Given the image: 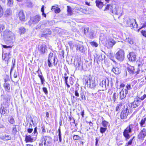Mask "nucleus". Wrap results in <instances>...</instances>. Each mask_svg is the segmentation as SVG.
I'll list each match as a JSON object with an SVG mask.
<instances>
[{
	"instance_id": "20",
	"label": "nucleus",
	"mask_w": 146,
	"mask_h": 146,
	"mask_svg": "<svg viewBox=\"0 0 146 146\" xmlns=\"http://www.w3.org/2000/svg\"><path fill=\"white\" fill-rule=\"evenodd\" d=\"M35 140V139L34 138V137H32L30 135H26L25 137V141L26 143L28 142H32L33 141V140Z\"/></svg>"
},
{
	"instance_id": "46",
	"label": "nucleus",
	"mask_w": 146,
	"mask_h": 146,
	"mask_svg": "<svg viewBox=\"0 0 146 146\" xmlns=\"http://www.w3.org/2000/svg\"><path fill=\"white\" fill-rule=\"evenodd\" d=\"M80 138V137L77 135H74L73 137V139L74 140H79Z\"/></svg>"
},
{
	"instance_id": "24",
	"label": "nucleus",
	"mask_w": 146,
	"mask_h": 146,
	"mask_svg": "<svg viewBox=\"0 0 146 146\" xmlns=\"http://www.w3.org/2000/svg\"><path fill=\"white\" fill-rule=\"evenodd\" d=\"M96 6L99 9H101L103 6L104 5L103 3L100 0H97L96 1Z\"/></svg>"
},
{
	"instance_id": "31",
	"label": "nucleus",
	"mask_w": 146,
	"mask_h": 146,
	"mask_svg": "<svg viewBox=\"0 0 146 146\" xmlns=\"http://www.w3.org/2000/svg\"><path fill=\"white\" fill-rule=\"evenodd\" d=\"M40 73L41 74V75L39 74L38 77L39 78L40 80L41 84H44V82H45V80L43 76L42 72H40Z\"/></svg>"
},
{
	"instance_id": "10",
	"label": "nucleus",
	"mask_w": 146,
	"mask_h": 146,
	"mask_svg": "<svg viewBox=\"0 0 146 146\" xmlns=\"http://www.w3.org/2000/svg\"><path fill=\"white\" fill-rule=\"evenodd\" d=\"M109 80L108 79H105L101 82L99 84V86L100 88H102V90H104L106 87L109 86Z\"/></svg>"
},
{
	"instance_id": "42",
	"label": "nucleus",
	"mask_w": 146,
	"mask_h": 146,
	"mask_svg": "<svg viewBox=\"0 0 146 146\" xmlns=\"http://www.w3.org/2000/svg\"><path fill=\"white\" fill-rule=\"evenodd\" d=\"M145 121L142 119L140 123V126L141 127H144L145 126Z\"/></svg>"
},
{
	"instance_id": "7",
	"label": "nucleus",
	"mask_w": 146,
	"mask_h": 146,
	"mask_svg": "<svg viewBox=\"0 0 146 146\" xmlns=\"http://www.w3.org/2000/svg\"><path fill=\"white\" fill-rule=\"evenodd\" d=\"M126 23L127 27L137 28L138 26L136 20L134 19H129L127 20Z\"/></svg>"
},
{
	"instance_id": "44",
	"label": "nucleus",
	"mask_w": 146,
	"mask_h": 146,
	"mask_svg": "<svg viewBox=\"0 0 146 146\" xmlns=\"http://www.w3.org/2000/svg\"><path fill=\"white\" fill-rule=\"evenodd\" d=\"M58 137L59 140V141L60 142L62 141V138L61 137V133L60 128H59L58 129Z\"/></svg>"
},
{
	"instance_id": "16",
	"label": "nucleus",
	"mask_w": 146,
	"mask_h": 146,
	"mask_svg": "<svg viewBox=\"0 0 146 146\" xmlns=\"http://www.w3.org/2000/svg\"><path fill=\"white\" fill-rule=\"evenodd\" d=\"M141 102V101L138 99H135L134 101L131 103V106L133 108H135L140 104Z\"/></svg>"
},
{
	"instance_id": "14",
	"label": "nucleus",
	"mask_w": 146,
	"mask_h": 146,
	"mask_svg": "<svg viewBox=\"0 0 146 146\" xmlns=\"http://www.w3.org/2000/svg\"><path fill=\"white\" fill-rule=\"evenodd\" d=\"M127 110V108H126L125 110H124L122 111L120 115V117L121 119H123L126 118L128 115Z\"/></svg>"
},
{
	"instance_id": "30",
	"label": "nucleus",
	"mask_w": 146,
	"mask_h": 146,
	"mask_svg": "<svg viewBox=\"0 0 146 146\" xmlns=\"http://www.w3.org/2000/svg\"><path fill=\"white\" fill-rule=\"evenodd\" d=\"M19 31L21 35L24 34L26 32V29L23 27H21L19 28Z\"/></svg>"
},
{
	"instance_id": "47",
	"label": "nucleus",
	"mask_w": 146,
	"mask_h": 146,
	"mask_svg": "<svg viewBox=\"0 0 146 146\" xmlns=\"http://www.w3.org/2000/svg\"><path fill=\"white\" fill-rule=\"evenodd\" d=\"M89 28L88 27H86L84 28V34L85 35H87L89 31Z\"/></svg>"
},
{
	"instance_id": "26",
	"label": "nucleus",
	"mask_w": 146,
	"mask_h": 146,
	"mask_svg": "<svg viewBox=\"0 0 146 146\" xmlns=\"http://www.w3.org/2000/svg\"><path fill=\"white\" fill-rule=\"evenodd\" d=\"M134 68L133 66H130L127 68V71L130 74L135 73Z\"/></svg>"
},
{
	"instance_id": "18",
	"label": "nucleus",
	"mask_w": 146,
	"mask_h": 146,
	"mask_svg": "<svg viewBox=\"0 0 146 146\" xmlns=\"http://www.w3.org/2000/svg\"><path fill=\"white\" fill-rule=\"evenodd\" d=\"M5 82L3 84V87L5 90L8 92H10V84L6 82V80H5Z\"/></svg>"
},
{
	"instance_id": "2",
	"label": "nucleus",
	"mask_w": 146,
	"mask_h": 146,
	"mask_svg": "<svg viewBox=\"0 0 146 146\" xmlns=\"http://www.w3.org/2000/svg\"><path fill=\"white\" fill-rule=\"evenodd\" d=\"M85 81L86 85H87L88 87L89 86L90 88L94 89L97 83L96 82L95 78L94 77L90 76L89 77L88 80H86Z\"/></svg>"
},
{
	"instance_id": "27",
	"label": "nucleus",
	"mask_w": 146,
	"mask_h": 146,
	"mask_svg": "<svg viewBox=\"0 0 146 146\" xmlns=\"http://www.w3.org/2000/svg\"><path fill=\"white\" fill-rule=\"evenodd\" d=\"M115 43V41L113 39H109L108 41V44L109 47H112Z\"/></svg>"
},
{
	"instance_id": "22",
	"label": "nucleus",
	"mask_w": 146,
	"mask_h": 146,
	"mask_svg": "<svg viewBox=\"0 0 146 146\" xmlns=\"http://www.w3.org/2000/svg\"><path fill=\"white\" fill-rule=\"evenodd\" d=\"M11 54L10 52L7 53H5L4 55H3L2 57L3 60H5V61H7V63H8V61L10 58V56Z\"/></svg>"
},
{
	"instance_id": "28",
	"label": "nucleus",
	"mask_w": 146,
	"mask_h": 146,
	"mask_svg": "<svg viewBox=\"0 0 146 146\" xmlns=\"http://www.w3.org/2000/svg\"><path fill=\"white\" fill-rule=\"evenodd\" d=\"M87 36L90 38L93 39L95 36L94 31L93 30L90 31Z\"/></svg>"
},
{
	"instance_id": "60",
	"label": "nucleus",
	"mask_w": 146,
	"mask_h": 146,
	"mask_svg": "<svg viewBox=\"0 0 146 146\" xmlns=\"http://www.w3.org/2000/svg\"><path fill=\"white\" fill-rule=\"evenodd\" d=\"M18 72L15 71L14 72V78H17V77L18 74Z\"/></svg>"
},
{
	"instance_id": "4",
	"label": "nucleus",
	"mask_w": 146,
	"mask_h": 146,
	"mask_svg": "<svg viewBox=\"0 0 146 146\" xmlns=\"http://www.w3.org/2000/svg\"><path fill=\"white\" fill-rule=\"evenodd\" d=\"M53 64L54 65H56L57 63H55V56L52 53H50L48 56V64L49 67L52 66V64Z\"/></svg>"
},
{
	"instance_id": "52",
	"label": "nucleus",
	"mask_w": 146,
	"mask_h": 146,
	"mask_svg": "<svg viewBox=\"0 0 146 146\" xmlns=\"http://www.w3.org/2000/svg\"><path fill=\"white\" fill-rule=\"evenodd\" d=\"M3 14V9L0 5V17H2Z\"/></svg>"
},
{
	"instance_id": "17",
	"label": "nucleus",
	"mask_w": 146,
	"mask_h": 146,
	"mask_svg": "<svg viewBox=\"0 0 146 146\" xmlns=\"http://www.w3.org/2000/svg\"><path fill=\"white\" fill-rule=\"evenodd\" d=\"M18 16L20 20L23 21H25V16L23 11H21L18 13Z\"/></svg>"
},
{
	"instance_id": "45",
	"label": "nucleus",
	"mask_w": 146,
	"mask_h": 146,
	"mask_svg": "<svg viewBox=\"0 0 146 146\" xmlns=\"http://www.w3.org/2000/svg\"><path fill=\"white\" fill-rule=\"evenodd\" d=\"M9 122L12 124H13L15 123V121L13 117H11L10 118L9 120Z\"/></svg>"
},
{
	"instance_id": "15",
	"label": "nucleus",
	"mask_w": 146,
	"mask_h": 146,
	"mask_svg": "<svg viewBox=\"0 0 146 146\" xmlns=\"http://www.w3.org/2000/svg\"><path fill=\"white\" fill-rule=\"evenodd\" d=\"M127 93V90L126 89H123L119 93L120 99L122 100L125 98Z\"/></svg>"
},
{
	"instance_id": "21",
	"label": "nucleus",
	"mask_w": 146,
	"mask_h": 146,
	"mask_svg": "<svg viewBox=\"0 0 146 146\" xmlns=\"http://www.w3.org/2000/svg\"><path fill=\"white\" fill-rule=\"evenodd\" d=\"M42 138L44 140V141H46L47 143L48 144L46 145H49L51 143L52 138L50 137L49 136H44Z\"/></svg>"
},
{
	"instance_id": "55",
	"label": "nucleus",
	"mask_w": 146,
	"mask_h": 146,
	"mask_svg": "<svg viewBox=\"0 0 146 146\" xmlns=\"http://www.w3.org/2000/svg\"><path fill=\"white\" fill-rule=\"evenodd\" d=\"M42 90L45 94H48V91L47 88L45 87H43L42 88Z\"/></svg>"
},
{
	"instance_id": "36",
	"label": "nucleus",
	"mask_w": 146,
	"mask_h": 146,
	"mask_svg": "<svg viewBox=\"0 0 146 146\" xmlns=\"http://www.w3.org/2000/svg\"><path fill=\"white\" fill-rule=\"evenodd\" d=\"M11 11L10 9H7L5 13V15L6 16H7L11 14Z\"/></svg>"
},
{
	"instance_id": "34",
	"label": "nucleus",
	"mask_w": 146,
	"mask_h": 146,
	"mask_svg": "<svg viewBox=\"0 0 146 146\" xmlns=\"http://www.w3.org/2000/svg\"><path fill=\"white\" fill-rule=\"evenodd\" d=\"M7 110L3 107H1L0 109V113L1 114H5L7 112Z\"/></svg>"
},
{
	"instance_id": "53",
	"label": "nucleus",
	"mask_w": 146,
	"mask_h": 146,
	"mask_svg": "<svg viewBox=\"0 0 146 146\" xmlns=\"http://www.w3.org/2000/svg\"><path fill=\"white\" fill-rule=\"evenodd\" d=\"M134 138V137L131 139H130V140L128 142L127 145L126 146H128V145H131L132 143V141Z\"/></svg>"
},
{
	"instance_id": "3",
	"label": "nucleus",
	"mask_w": 146,
	"mask_h": 146,
	"mask_svg": "<svg viewBox=\"0 0 146 146\" xmlns=\"http://www.w3.org/2000/svg\"><path fill=\"white\" fill-rule=\"evenodd\" d=\"M133 128V125L132 124H130L124 130L123 132V135L126 139H129L130 138L129 133L132 132Z\"/></svg>"
},
{
	"instance_id": "61",
	"label": "nucleus",
	"mask_w": 146,
	"mask_h": 146,
	"mask_svg": "<svg viewBox=\"0 0 146 146\" xmlns=\"http://www.w3.org/2000/svg\"><path fill=\"white\" fill-rule=\"evenodd\" d=\"M131 87L130 84H127V86H126V89L127 90H130L131 89Z\"/></svg>"
},
{
	"instance_id": "50",
	"label": "nucleus",
	"mask_w": 146,
	"mask_h": 146,
	"mask_svg": "<svg viewBox=\"0 0 146 146\" xmlns=\"http://www.w3.org/2000/svg\"><path fill=\"white\" fill-rule=\"evenodd\" d=\"M7 5L9 6H11L13 3V0H7Z\"/></svg>"
},
{
	"instance_id": "56",
	"label": "nucleus",
	"mask_w": 146,
	"mask_h": 146,
	"mask_svg": "<svg viewBox=\"0 0 146 146\" xmlns=\"http://www.w3.org/2000/svg\"><path fill=\"white\" fill-rule=\"evenodd\" d=\"M26 5L27 6L29 7H32L33 6V5L32 3L31 2H29L27 3Z\"/></svg>"
},
{
	"instance_id": "40",
	"label": "nucleus",
	"mask_w": 146,
	"mask_h": 146,
	"mask_svg": "<svg viewBox=\"0 0 146 146\" xmlns=\"http://www.w3.org/2000/svg\"><path fill=\"white\" fill-rule=\"evenodd\" d=\"M14 127H13L12 128V134H13L15 135L17 132V129L16 127V125H13Z\"/></svg>"
},
{
	"instance_id": "62",
	"label": "nucleus",
	"mask_w": 146,
	"mask_h": 146,
	"mask_svg": "<svg viewBox=\"0 0 146 146\" xmlns=\"http://www.w3.org/2000/svg\"><path fill=\"white\" fill-rule=\"evenodd\" d=\"M79 93L78 92V91L77 90H76L75 91V96L77 97H78L79 95Z\"/></svg>"
},
{
	"instance_id": "58",
	"label": "nucleus",
	"mask_w": 146,
	"mask_h": 146,
	"mask_svg": "<svg viewBox=\"0 0 146 146\" xmlns=\"http://www.w3.org/2000/svg\"><path fill=\"white\" fill-rule=\"evenodd\" d=\"M91 45L93 46H94L95 47H97L98 45V44L96 43V42H91Z\"/></svg>"
},
{
	"instance_id": "49",
	"label": "nucleus",
	"mask_w": 146,
	"mask_h": 146,
	"mask_svg": "<svg viewBox=\"0 0 146 146\" xmlns=\"http://www.w3.org/2000/svg\"><path fill=\"white\" fill-rule=\"evenodd\" d=\"M121 105L120 104H117V106H116L115 109V110L116 111H119L120 110V108H121Z\"/></svg>"
},
{
	"instance_id": "33",
	"label": "nucleus",
	"mask_w": 146,
	"mask_h": 146,
	"mask_svg": "<svg viewBox=\"0 0 146 146\" xmlns=\"http://www.w3.org/2000/svg\"><path fill=\"white\" fill-rule=\"evenodd\" d=\"M33 134V136H34V138L35 139V140L36 139V137L38 134V133L37 132V127H36L34 129V130L33 132L32 133Z\"/></svg>"
},
{
	"instance_id": "12",
	"label": "nucleus",
	"mask_w": 146,
	"mask_h": 146,
	"mask_svg": "<svg viewBox=\"0 0 146 146\" xmlns=\"http://www.w3.org/2000/svg\"><path fill=\"white\" fill-rule=\"evenodd\" d=\"M127 57L129 60L132 62H135L136 60V55L133 52L129 53V54L127 55Z\"/></svg>"
},
{
	"instance_id": "8",
	"label": "nucleus",
	"mask_w": 146,
	"mask_h": 146,
	"mask_svg": "<svg viewBox=\"0 0 146 146\" xmlns=\"http://www.w3.org/2000/svg\"><path fill=\"white\" fill-rule=\"evenodd\" d=\"M111 12L113 14L120 16L123 13V9L121 7L116 6L114 9L111 10Z\"/></svg>"
},
{
	"instance_id": "38",
	"label": "nucleus",
	"mask_w": 146,
	"mask_h": 146,
	"mask_svg": "<svg viewBox=\"0 0 146 146\" xmlns=\"http://www.w3.org/2000/svg\"><path fill=\"white\" fill-rule=\"evenodd\" d=\"M102 124L103 127L107 128L108 125V123L105 120H103Z\"/></svg>"
},
{
	"instance_id": "43",
	"label": "nucleus",
	"mask_w": 146,
	"mask_h": 146,
	"mask_svg": "<svg viewBox=\"0 0 146 146\" xmlns=\"http://www.w3.org/2000/svg\"><path fill=\"white\" fill-rule=\"evenodd\" d=\"M107 128L106 127H101L100 128V132L101 133H104L107 130Z\"/></svg>"
},
{
	"instance_id": "25",
	"label": "nucleus",
	"mask_w": 146,
	"mask_h": 146,
	"mask_svg": "<svg viewBox=\"0 0 146 146\" xmlns=\"http://www.w3.org/2000/svg\"><path fill=\"white\" fill-rule=\"evenodd\" d=\"M0 138L1 139L4 141H8L10 140L11 139V136L7 134H5L1 137Z\"/></svg>"
},
{
	"instance_id": "35",
	"label": "nucleus",
	"mask_w": 146,
	"mask_h": 146,
	"mask_svg": "<svg viewBox=\"0 0 146 146\" xmlns=\"http://www.w3.org/2000/svg\"><path fill=\"white\" fill-rule=\"evenodd\" d=\"M67 12H68V15H71L72 14V11L71 7L70 6H68Z\"/></svg>"
},
{
	"instance_id": "9",
	"label": "nucleus",
	"mask_w": 146,
	"mask_h": 146,
	"mask_svg": "<svg viewBox=\"0 0 146 146\" xmlns=\"http://www.w3.org/2000/svg\"><path fill=\"white\" fill-rule=\"evenodd\" d=\"M38 48L40 53L41 54H44L46 51L47 47L45 43H43L39 45Z\"/></svg>"
},
{
	"instance_id": "11",
	"label": "nucleus",
	"mask_w": 146,
	"mask_h": 146,
	"mask_svg": "<svg viewBox=\"0 0 146 146\" xmlns=\"http://www.w3.org/2000/svg\"><path fill=\"white\" fill-rule=\"evenodd\" d=\"M146 136V128H143L140 132L138 137L139 139H141L144 138Z\"/></svg>"
},
{
	"instance_id": "57",
	"label": "nucleus",
	"mask_w": 146,
	"mask_h": 146,
	"mask_svg": "<svg viewBox=\"0 0 146 146\" xmlns=\"http://www.w3.org/2000/svg\"><path fill=\"white\" fill-rule=\"evenodd\" d=\"M54 11L55 13H58L60 12V8H58L55 9Z\"/></svg>"
},
{
	"instance_id": "29",
	"label": "nucleus",
	"mask_w": 146,
	"mask_h": 146,
	"mask_svg": "<svg viewBox=\"0 0 146 146\" xmlns=\"http://www.w3.org/2000/svg\"><path fill=\"white\" fill-rule=\"evenodd\" d=\"M112 70L115 74H120L121 72L120 69L119 68L116 67H113Z\"/></svg>"
},
{
	"instance_id": "54",
	"label": "nucleus",
	"mask_w": 146,
	"mask_h": 146,
	"mask_svg": "<svg viewBox=\"0 0 146 146\" xmlns=\"http://www.w3.org/2000/svg\"><path fill=\"white\" fill-rule=\"evenodd\" d=\"M69 80L70 84L72 85L74 84V80H73L72 78L71 77H70Z\"/></svg>"
},
{
	"instance_id": "64",
	"label": "nucleus",
	"mask_w": 146,
	"mask_h": 146,
	"mask_svg": "<svg viewBox=\"0 0 146 146\" xmlns=\"http://www.w3.org/2000/svg\"><path fill=\"white\" fill-rule=\"evenodd\" d=\"M146 98V95L145 94H144L140 98V99L141 100H143L144 99Z\"/></svg>"
},
{
	"instance_id": "63",
	"label": "nucleus",
	"mask_w": 146,
	"mask_h": 146,
	"mask_svg": "<svg viewBox=\"0 0 146 146\" xmlns=\"http://www.w3.org/2000/svg\"><path fill=\"white\" fill-rule=\"evenodd\" d=\"M33 131V129L32 128H29L27 129V131L28 133H31Z\"/></svg>"
},
{
	"instance_id": "32",
	"label": "nucleus",
	"mask_w": 146,
	"mask_h": 146,
	"mask_svg": "<svg viewBox=\"0 0 146 146\" xmlns=\"http://www.w3.org/2000/svg\"><path fill=\"white\" fill-rule=\"evenodd\" d=\"M112 7L111 5L108 4L105 7V9H104V11L110 10V11L111 12V10H112Z\"/></svg>"
},
{
	"instance_id": "6",
	"label": "nucleus",
	"mask_w": 146,
	"mask_h": 146,
	"mask_svg": "<svg viewBox=\"0 0 146 146\" xmlns=\"http://www.w3.org/2000/svg\"><path fill=\"white\" fill-rule=\"evenodd\" d=\"M41 18V16L39 15L31 17L28 22L29 24L31 26L32 24L37 23L40 20Z\"/></svg>"
},
{
	"instance_id": "1",
	"label": "nucleus",
	"mask_w": 146,
	"mask_h": 146,
	"mask_svg": "<svg viewBox=\"0 0 146 146\" xmlns=\"http://www.w3.org/2000/svg\"><path fill=\"white\" fill-rule=\"evenodd\" d=\"M4 39L6 42L8 43H13L15 39V35L11 31L9 30L4 31L3 34Z\"/></svg>"
},
{
	"instance_id": "23",
	"label": "nucleus",
	"mask_w": 146,
	"mask_h": 146,
	"mask_svg": "<svg viewBox=\"0 0 146 146\" xmlns=\"http://www.w3.org/2000/svg\"><path fill=\"white\" fill-rule=\"evenodd\" d=\"M70 48L72 49L74 47L76 48L78 43L74 41H70L68 42Z\"/></svg>"
},
{
	"instance_id": "59",
	"label": "nucleus",
	"mask_w": 146,
	"mask_h": 146,
	"mask_svg": "<svg viewBox=\"0 0 146 146\" xmlns=\"http://www.w3.org/2000/svg\"><path fill=\"white\" fill-rule=\"evenodd\" d=\"M141 33L143 36L146 37V31H142Z\"/></svg>"
},
{
	"instance_id": "39",
	"label": "nucleus",
	"mask_w": 146,
	"mask_h": 146,
	"mask_svg": "<svg viewBox=\"0 0 146 146\" xmlns=\"http://www.w3.org/2000/svg\"><path fill=\"white\" fill-rule=\"evenodd\" d=\"M126 41L129 43L131 44H133L134 43L133 39L130 38H126Z\"/></svg>"
},
{
	"instance_id": "37",
	"label": "nucleus",
	"mask_w": 146,
	"mask_h": 146,
	"mask_svg": "<svg viewBox=\"0 0 146 146\" xmlns=\"http://www.w3.org/2000/svg\"><path fill=\"white\" fill-rule=\"evenodd\" d=\"M118 98V95L116 93H115L113 94L112 96V99L114 102H115L116 100Z\"/></svg>"
},
{
	"instance_id": "41",
	"label": "nucleus",
	"mask_w": 146,
	"mask_h": 146,
	"mask_svg": "<svg viewBox=\"0 0 146 146\" xmlns=\"http://www.w3.org/2000/svg\"><path fill=\"white\" fill-rule=\"evenodd\" d=\"M44 33V35H50L51 34V32L50 31V29H46L45 30Z\"/></svg>"
},
{
	"instance_id": "51",
	"label": "nucleus",
	"mask_w": 146,
	"mask_h": 146,
	"mask_svg": "<svg viewBox=\"0 0 146 146\" xmlns=\"http://www.w3.org/2000/svg\"><path fill=\"white\" fill-rule=\"evenodd\" d=\"M5 29L4 25L3 24L0 25V33L2 32Z\"/></svg>"
},
{
	"instance_id": "5",
	"label": "nucleus",
	"mask_w": 146,
	"mask_h": 146,
	"mask_svg": "<svg viewBox=\"0 0 146 146\" xmlns=\"http://www.w3.org/2000/svg\"><path fill=\"white\" fill-rule=\"evenodd\" d=\"M115 57L116 59L119 61H123L125 58V52L123 50H120L115 54Z\"/></svg>"
},
{
	"instance_id": "19",
	"label": "nucleus",
	"mask_w": 146,
	"mask_h": 146,
	"mask_svg": "<svg viewBox=\"0 0 146 146\" xmlns=\"http://www.w3.org/2000/svg\"><path fill=\"white\" fill-rule=\"evenodd\" d=\"M137 63L138 65V68L137 71V72H136L137 73V74H138L139 73V71L140 70V68H141L143 66V63L142 60H139L138 61H137Z\"/></svg>"
},
{
	"instance_id": "13",
	"label": "nucleus",
	"mask_w": 146,
	"mask_h": 146,
	"mask_svg": "<svg viewBox=\"0 0 146 146\" xmlns=\"http://www.w3.org/2000/svg\"><path fill=\"white\" fill-rule=\"evenodd\" d=\"M76 48L77 51L81 53H84L85 51V49L83 45L78 43Z\"/></svg>"
},
{
	"instance_id": "48",
	"label": "nucleus",
	"mask_w": 146,
	"mask_h": 146,
	"mask_svg": "<svg viewBox=\"0 0 146 146\" xmlns=\"http://www.w3.org/2000/svg\"><path fill=\"white\" fill-rule=\"evenodd\" d=\"M80 95L81 96V98L82 100H85L86 99V98L84 95V93L83 92H81L80 93Z\"/></svg>"
}]
</instances>
